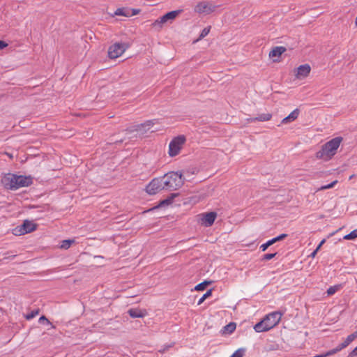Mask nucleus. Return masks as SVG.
<instances>
[{"instance_id":"f257e3e1","label":"nucleus","mask_w":357,"mask_h":357,"mask_svg":"<svg viewBox=\"0 0 357 357\" xmlns=\"http://www.w3.org/2000/svg\"><path fill=\"white\" fill-rule=\"evenodd\" d=\"M342 140V137H337L325 143L321 149L315 153L316 158L325 162L331 160L337 153Z\"/></svg>"},{"instance_id":"f03ea898","label":"nucleus","mask_w":357,"mask_h":357,"mask_svg":"<svg viewBox=\"0 0 357 357\" xmlns=\"http://www.w3.org/2000/svg\"><path fill=\"white\" fill-rule=\"evenodd\" d=\"M1 183L6 188L13 190L29 185L31 183V178L24 176L7 174L2 178Z\"/></svg>"},{"instance_id":"7ed1b4c3","label":"nucleus","mask_w":357,"mask_h":357,"mask_svg":"<svg viewBox=\"0 0 357 357\" xmlns=\"http://www.w3.org/2000/svg\"><path fill=\"white\" fill-rule=\"evenodd\" d=\"M282 316V313L277 311L268 314L261 321L255 325V331L257 333H261L271 330L279 324Z\"/></svg>"},{"instance_id":"20e7f679","label":"nucleus","mask_w":357,"mask_h":357,"mask_svg":"<svg viewBox=\"0 0 357 357\" xmlns=\"http://www.w3.org/2000/svg\"><path fill=\"white\" fill-rule=\"evenodd\" d=\"M165 190H176L181 188L184 183V178L181 172H171L162 177Z\"/></svg>"},{"instance_id":"39448f33","label":"nucleus","mask_w":357,"mask_h":357,"mask_svg":"<svg viewBox=\"0 0 357 357\" xmlns=\"http://www.w3.org/2000/svg\"><path fill=\"white\" fill-rule=\"evenodd\" d=\"M181 13V10L170 11L155 20L151 26L155 30L160 31L164 25L172 24Z\"/></svg>"},{"instance_id":"423d86ee","label":"nucleus","mask_w":357,"mask_h":357,"mask_svg":"<svg viewBox=\"0 0 357 357\" xmlns=\"http://www.w3.org/2000/svg\"><path fill=\"white\" fill-rule=\"evenodd\" d=\"M185 142V137L183 135H179L173 138L169 144V155L170 157H174L178 155Z\"/></svg>"},{"instance_id":"0eeeda50","label":"nucleus","mask_w":357,"mask_h":357,"mask_svg":"<svg viewBox=\"0 0 357 357\" xmlns=\"http://www.w3.org/2000/svg\"><path fill=\"white\" fill-rule=\"evenodd\" d=\"M129 47L127 43H116L111 45L108 50V56L110 59H116L121 56Z\"/></svg>"},{"instance_id":"6e6552de","label":"nucleus","mask_w":357,"mask_h":357,"mask_svg":"<svg viewBox=\"0 0 357 357\" xmlns=\"http://www.w3.org/2000/svg\"><path fill=\"white\" fill-rule=\"evenodd\" d=\"M165 190L162 177L153 178L146 187V192L151 195Z\"/></svg>"},{"instance_id":"1a4fd4ad","label":"nucleus","mask_w":357,"mask_h":357,"mask_svg":"<svg viewBox=\"0 0 357 357\" xmlns=\"http://www.w3.org/2000/svg\"><path fill=\"white\" fill-rule=\"evenodd\" d=\"M36 229V225L33 222L24 220L22 225L16 227L13 229V234L17 236L24 235L34 231Z\"/></svg>"},{"instance_id":"9d476101","label":"nucleus","mask_w":357,"mask_h":357,"mask_svg":"<svg viewBox=\"0 0 357 357\" xmlns=\"http://www.w3.org/2000/svg\"><path fill=\"white\" fill-rule=\"evenodd\" d=\"M310 71L311 67L309 64L301 65L294 70V76L297 79H303L310 75Z\"/></svg>"},{"instance_id":"9b49d317","label":"nucleus","mask_w":357,"mask_h":357,"mask_svg":"<svg viewBox=\"0 0 357 357\" xmlns=\"http://www.w3.org/2000/svg\"><path fill=\"white\" fill-rule=\"evenodd\" d=\"M217 217L218 214L215 211L202 213V225L211 227L214 223Z\"/></svg>"},{"instance_id":"f8f14e48","label":"nucleus","mask_w":357,"mask_h":357,"mask_svg":"<svg viewBox=\"0 0 357 357\" xmlns=\"http://www.w3.org/2000/svg\"><path fill=\"white\" fill-rule=\"evenodd\" d=\"M286 52V48L282 46L273 47L269 52L268 56L273 61H278L281 55Z\"/></svg>"},{"instance_id":"ddd939ff","label":"nucleus","mask_w":357,"mask_h":357,"mask_svg":"<svg viewBox=\"0 0 357 357\" xmlns=\"http://www.w3.org/2000/svg\"><path fill=\"white\" fill-rule=\"evenodd\" d=\"M218 6L215 3L206 1L202 2V15H210L214 13Z\"/></svg>"},{"instance_id":"4468645a","label":"nucleus","mask_w":357,"mask_h":357,"mask_svg":"<svg viewBox=\"0 0 357 357\" xmlns=\"http://www.w3.org/2000/svg\"><path fill=\"white\" fill-rule=\"evenodd\" d=\"M155 123V120H149L145 121L143 123L137 124L134 126V129L132 130L139 131V132H146L149 130L153 125Z\"/></svg>"},{"instance_id":"2eb2a0df","label":"nucleus","mask_w":357,"mask_h":357,"mask_svg":"<svg viewBox=\"0 0 357 357\" xmlns=\"http://www.w3.org/2000/svg\"><path fill=\"white\" fill-rule=\"evenodd\" d=\"M299 114L300 110L298 109H295L287 116L284 117L281 121V125H287L294 121L298 119Z\"/></svg>"},{"instance_id":"dca6fc26","label":"nucleus","mask_w":357,"mask_h":357,"mask_svg":"<svg viewBox=\"0 0 357 357\" xmlns=\"http://www.w3.org/2000/svg\"><path fill=\"white\" fill-rule=\"evenodd\" d=\"M128 313L132 318H142L146 314V310L138 308H131L128 310Z\"/></svg>"},{"instance_id":"f3484780","label":"nucleus","mask_w":357,"mask_h":357,"mask_svg":"<svg viewBox=\"0 0 357 357\" xmlns=\"http://www.w3.org/2000/svg\"><path fill=\"white\" fill-rule=\"evenodd\" d=\"M357 337V331L352 334L348 335L345 340L341 343L342 347L344 349L351 344Z\"/></svg>"},{"instance_id":"a211bd4d","label":"nucleus","mask_w":357,"mask_h":357,"mask_svg":"<svg viewBox=\"0 0 357 357\" xmlns=\"http://www.w3.org/2000/svg\"><path fill=\"white\" fill-rule=\"evenodd\" d=\"M272 118V114L271 113L261 114L259 115L257 117H255L252 119V121H270Z\"/></svg>"},{"instance_id":"6ab92c4d","label":"nucleus","mask_w":357,"mask_h":357,"mask_svg":"<svg viewBox=\"0 0 357 357\" xmlns=\"http://www.w3.org/2000/svg\"><path fill=\"white\" fill-rule=\"evenodd\" d=\"M176 194H174V195H172V196L171 197L161 201L160 202V204L157 206L152 208L149 211H153L154 209H156V208H158L163 207V206H168V205L171 204L172 202L173 198L174 197H176Z\"/></svg>"},{"instance_id":"aec40b11","label":"nucleus","mask_w":357,"mask_h":357,"mask_svg":"<svg viewBox=\"0 0 357 357\" xmlns=\"http://www.w3.org/2000/svg\"><path fill=\"white\" fill-rule=\"evenodd\" d=\"M114 15L130 17V13H129V8H117L116 10V11L114 12Z\"/></svg>"},{"instance_id":"412c9836","label":"nucleus","mask_w":357,"mask_h":357,"mask_svg":"<svg viewBox=\"0 0 357 357\" xmlns=\"http://www.w3.org/2000/svg\"><path fill=\"white\" fill-rule=\"evenodd\" d=\"M342 288V284H336L334 286H331L327 289V291H326L327 295L332 296V295L335 294L337 291H340Z\"/></svg>"},{"instance_id":"4be33fe9","label":"nucleus","mask_w":357,"mask_h":357,"mask_svg":"<svg viewBox=\"0 0 357 357\" xmlns=\"http://www.w3.org/2000/svg\"><path fill=\"white\" fill-rule=\"evenodd\" d=\"M236 326V325L235 323H233V322L229 323V324L226 325L223 328V333H227V334H230L235 331Z\"/></svg>"},{"instance_id":"5701e85b","label":"nucleus","mask_w":357,"mask_h":357,"mask_svg":"<svg viewBox=\"0 0 357 357\" xmlns=\"http://www.w3.org/2000/svg\"><path fill=\"white\" fill-rule=\"evenodd\" d=\"M74 243H75V240H73V239L63 240L61 242L60 248L61 249L67 250Z\"/></svg>"},{"instance_id":"b1692460","label":"nucleus","mask_w":357,"mask_h":357,"mask_svg":"<svg viewBox=\"0 0 357 357\" xmlns=\"http://www.w3.org/2000/svg\"><path fill=\"white\" fill-rule=\"evenodd\" d=\"M337 182H338L337 180H335L328 185L321 186L319 188L317 189V191L324 190L333 188L337 183Z\"/></svg>"},{"instance_id":"393cba45","label":"nucleus","mask_w":357,"mask_h":357,"mask_svg":"<svg viewBox=\"0 0 357 357\" xmlns=\"http://www.w3.org/2000/svg\"><path fill=\"white\" fill-rule=\"evenodd\" d=\"M356 238H357V229L353 230L349 234L344 236V239L345 240H354Z\"/></svg>"},{"instance_id":"a878e982","label":"nucleus","mask_w":357,"mask_h":357,"mask_svg":"<svg viewBox=\"0 0 357 357\" xmlns=\"http://www.w3.org/2000/svg\"><path fill=\"white\" fill-rule=\"evenodd\" d=\"M344 348L342 347V345L341 344H339L336 348L335 349H333L328 351H327L326 353H325V355H326V357L328 356H331V355H333L339 351H340L342 349H343Z\"/></svg>"},{"instance_id":"bb28decb","label":"nucleus","mask_w":357,"mask_h":357,"mask_svg":"<svg viewBox=\"0 0 357 357\" xmlns=\"http://www.w3.org/2000/svg\"><path fill=\"white\" fill-rule=\"evenodd\" d=\"M245 354L244 349H237L230 357H243Z\"/></svg>"},{"instance_id":"cd10ccee","label":"nucleus","mask_w":357,"mask_h":357,"mask_svg":"<svg viewBox=\"0 0 357 357\" xmlns=\"http://www.w3.org/2000/svg\"><path fill=\"white\" fill-rule=\"evenodd\" d=\"M273 241H272V240L271 239V240L268 241L266 243H264V244L261 245V246H260V249L261 250V251H262V252L266 251V250H267V248H268L269 246H271V245H272L273 244H274Z\"/></svg>"},{"instance_id":"c85d7f7f","label":"nucleus","mask_w":357,"mask_h":357,"mask_svg":"<svg viewBox=\"0 0 357 357\" xmlns=\"http://www.w3.org/2000/svg\"><path fill=\"white\" fill-rule=\"evenodd\" d=\"M213 289L214 288L209 289L204 294H202V302L204 300L208 298L211 296Z\"/></svg>"},{"instance_id":"c756f323","label":"nucleus","mask_w":357,"mask_h":357,"mask_svg":"<svg viewBox=\"0 0 357 357\" xmlns=\"http://www.w3.org/2000/svg\"><path fill=\"white\" fill-rule=\"evenodd\" d=\"M287 236V234H280V236L275 237V238H272L271 240L273 241V243L278 242V241H282L283 240L284 238H285Z\"/></svg>"},{"instance_id":"7c9ffc66","label":"nucleus","mask_w":357,"mask_h":357,"mask_svg":"<svg viewBox=\"0 0 357 357\" xmlns=\"http://www.w3.org/2000/svg\"><path fill=\"white\" fill-rule=\"evenodd\" d=\"M38 313V311L36 310V311H32L31 313L29 314H27L25 317L27 320H30L31 319H33V317H35Z\"/></svg>"},{"instance_id":"2f4dec72","label":"nucleus","mask_w":357,"mask_h":357,"mask_svg":"<svg viewBox=\"0 0 357 357\" xmlns=\"http://www.w3.org/2000/svg\"><path fill=\"white\" fill-rule=\"evenodd\" d=\"M276 255V253L266 254L263 257L264 260H271Z\"/></svg>"},{"instance_id":"473e14b6","label":"nucleus","mask_w":357,"mask_h":357,"mask_svg":"<svg viewBox=\"0 0 357 357\" xmlns=\"http://www.w3.org/2000/svg\"><path fill=\"white\" fill-rule=\"evenodd\" d=\"M213 281L211 280H204L202 282V291L205 290L206 287L209 284H212Z\"/></svg>"},{"instance_id":"72a5a7b5","label":"nucleus","mask_w":357,"mask_h":357,"mask_svg":"<svg viewBox=\"0 0 357 357\" xmlns=\"http://www.w3.org/2000/svg\"><path fill=\"white\" fill-rule=\"evenodd\" d=\"M210 30H211V26H208L204 28V29H202V38L206 36L210 32Z\"/></svg>"},{"instance_id":"f704fd0d","label":"nucleus","mask_w":357,"mask_h":357,"mask_svg":"<svg viewBox=\"0 0 357 357\" xmlns=\"http://www.w3.org/2000/svg\"><path fill=\"white\" fill-rule=\"evenodd\" d=\"M347 357H357V348H356V347L349 354Z\"/></svg>"},{"instance_id":"c9c22d12","label":"nucleus","mask_w":357,"mask_h":357,"mask_svg":"<svg viewBox=\"0 0 357 357\" xmlns=\"http://www.w3.org/2000/svg\"><path fill=\"white\" fill-rule=\"evenodd\" d=\"M172 347V345L171 344H167V345H164L160 350L159 351L160 353H165L166 351H167L169 349V348Z\"/></svg>"},{"instance_id":"e433bc0d","label":"nucleus","mask_w":357,"mask_h":357,"mask_svg":"<svg viewBox=\"0 0 357 357\" xmlns=\"http://www.w3.org/2000/svg\"><path fill=\"white\" fill-rule=\"evenodd\" d=\"M129 13H130V17L137 15L139 13V10L138 9H129Z\"/></svg>"},{"instance_id":"4c0bfd02","label":"nucleus","mask_w":357,"mask_h":357,"mask_svg":"<svg viewBox=\"0 0 357 357\" xmlns=\"http://www.w3.org/2000/svg\"><path fill=\"white\" fill-rule=\"evenodd\" d=\"M39 321L40 323L45 322L46 324H50L49 320L45 316H42L41 317H40Z\"/></svg>"},{"instance_id":"58836bf2","label":"nucleus","mask_w":357,"mask_h":357,"mask_svg":"<svg viewBox=\"0 0 357 357\" xmlns=\"http://www.w3.org/2000/svg\"><path fill=\"white\" fill-rule=\"evenodd\" d=\"M7 45H8L5 42L0 40V50L3 49L4 47H7Z\"/></svg>"},{"instance_id":"ea45409f","label":"nucleus","mask_w":357,"mask_h":357,"mask_svg":"<svg viewBox=\"0 0 357 357\" xmlns=\"http://www.w3.org/2000/svg\"><path fill=\"white\" fill-rule=\"evenodd\" d=\"M326 240L325 239H323L320 243L318 245V246L317 247V250H319V249L321 248V247L322 246V245L325 243Z\"/></svg>"},{"instance_id":"a19ab883","label":"nucleus","mask_w":357,"mask_h":357,"mask_svg":"<svg viewBox=\"0 0 357 357\" xmlns=\"http://www.w3.org/2000/svg\"><path fill=\"white\" fill-rule=\"evenodd\" d=\"M195 10L197 13H201V6L199 4H197L195 8Z\"/></svg>"},{"instance_id":"79ce46f5","label":"nucleus","mask_w":357,"mask_h":357,"mask_svg":"<svg viewBox=\"0 0 357 357\" xmlns=\"http://www.w3.org/2000/svg\"><path fill=\"white\" fill-rule=\"evenodd\" d=\"M194 289L196 291H201V283H199L198 284H197L195 287Z\"/></svg>"},{"instance_id":"37998d69","label":"nucleus","mask_w":357,"mask_h":357,"mask_svg":"<svg viewBox=\"0 0 357 357\" xmlns=\"http://www.w3.org/2000/svg\"><path fill=\"white\" fill-rule=\"evenodd\" d=\"M317 252H318V250H317V249H315V250L312 252V254H311V255H310V256H311L312 258H314V257L316 256V255H317Z\"/></svg>"},{"instance_id":"c03bdc74","label":"nucleus","mask_w":357,"mask_h":357,"mask_svg":"<svg viewBox=\"0 0 357 357\" xmlns=\"http://www.w3.org/2000/svg\"><path fill=\"white\" fill-rule=\"evenodd\" d=\"M197 304H198V305H200V304H201V298L198 300V301H197Z\"/></svg>"},{"instance_id":"a18cd8bd","label":"nucleus","mask_w":357,"mask_h":357,"mask_svg":"<svg viewBox=\"0 0 357 357\" xmlns=\"http://www.w3.org/2000/svg\"><path fill=\"white\" fill-rule=\"evenodd\" d=\"M252 118L248 119V122H253V121H252Z\"/></svg>"},{"instance_id":"49530a36","label":"nucleus","mask_w":357,"mask_h":357,"mask_svg":"<svg viewBox=\"0 0 357 357\" xmlns=\"http://www.w3.org/2000/svg\"><path fill=\"white\" fill-rule=\"evenodd\" d=\"M354 176V175H351L350 177H349V179H351L353 178V177Z\"/></svg>"},{"instance_id":"de8ad7c7","label":"nucleus","mask_w":357,"mask_h":357,"mask_svg":"<svg viewBox=\"0 0 357 357\" xmlns=\"http://www.w3.org/2000/svg\"><path fill=\"white\" fill-rule=\"evenodd\" d=\"M356 348H357V346H356Z\"/></svg>"}]
</instances>
